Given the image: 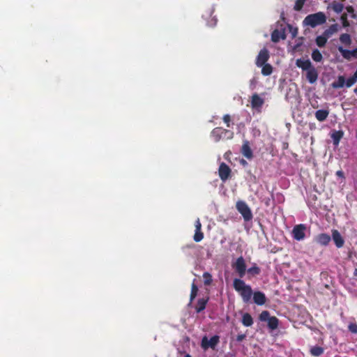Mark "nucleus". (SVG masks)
Wrapping results in <instances>:
<instances>
[{"label":"nucleus","instance_id":"3","mask_svg":"<svg viewBox=\"0 0 357 357\" xmlns=\"http://www.w3.org/2000/svg\"><path fill=\"white\" fill-rule=\"evenodd\" d=\"M234 133L233 131L225 129L222 127H216L211 131V136L215 142H218L222 139H233Z\"/></svg>","mask_w":357,"mask_h":357},{"label":"nucleus","instance_id":"49","mask_svg":"<svg viewBox=\"0 0 357 357\" xmlns=\"http://www.w3.org/2000/svg\"><path fill=\"white\" fill-rule=\"evenodd\" d=\"M354 275L357 277V268H356L354 271Z\"/></svg>","mask_w":357,"mask_h":357},{"label":"nucleus","instance_id":"29","mask_svg":"<svg viewBox=\"0 0 357 357\" xmlns=\"http://www.w3.org/2000/svg\"><path fill=\"white\" fill-rule=\"evenodd\" d=\"M261 74L264 76H268L273 73V67L269 63H266L261 66Z\"/></svg>","mask_w":357,"mask_h":357},{"label":"nucleus","instance_id":"39","mask_svg":"<svg viewBox=\"0 0 357 357\" xmlns=\"http://www.w3.org/2000/svg\"><path fill=\"white\" fill-rule=\"evenodd\" d=\"M356 81L357 80L352 76V77H349V79H347V81H345V86L347 88H349V87L352 86L356 82Z\"/></svg>","mask_w":357,"mask_h":357},{"label":"nucleus","instance_id":"15","mask_svg":"<svg viewBox=\"0 0 357 357\" xmlns=\"http://www.w3.org/2000/svg\"><path fill=\"white\" fill-rule=\"evenodd\" d=\"M307 79L309 81L310 83L313 84L314 83L318 77V73L316 70V69L313 67L307 70V74H306Z\"/></svg>","mask_w":357,"mask_h":357},{"label":"nucleus","instance_id":"16","mask_svg":"<svg viewBox=\"0 0 357 357\" xmlns=\"http://www.w3.org/2000/svg\"><path fill=\"white\" fill-rule=\"evenodd\" d=\"M296 66L303 70H307L312 68V63L309 59H298L296 60Z\"/></svg>","mask_w":357,"mask_h":357},{"label":"nucleus","instance_id":"11","mask_svg":"<svg viewBox=\"0 0 357 357\" xmlns=\"http://www.w3.org/2000/svg\"><path fill=\"white\" fill-rule=\"evenodd\" d=\"M286 37L287 36L284 29H282L280 30L275 29L271 33V40L273 43H278L280 39L284 40Z\"/></svg>","mask_w":357,"mask_h":357},{"label":"nucleus","instance_id":"50","mask_svg":"<svg viewBox=\"0 0 357 357\" xmlns=\"http://www.w3.org/2000/svg\"><path fill=\"white\" fill-rule=\"evenodd\" d=\"M184 357H191L190 354H185Z\"/></svg>","mask_w":357,"mask_h":357},{"label":"nucleus","instance_id":"23","mask_svg":"<svg viewBox=\"0 0 357 357\" xmlns=\"http://www.w3.org/2000/svg\"><path fill=\"white\" fill-rule=\"evenodd\" d=\"M343 132L342 130L334 131L331 135V138L333 139V144L335 145H337L340 141V139L343 137Z\"/></svg>","mask_w":357,"mask_h":357},{"label":"nucleus","instance_id":"12","mask_svg":"<svg viewBox=\"0 0 357 357\" xmlns=\"http://www.w3.org/2000/svg\"><path fill=\"white\" fill-rule=\"evenodd\" d=\"M253 302L258 305H263L266 302V295L260 291H255L253 294Z\"/></svg>","mask_w":357,"mask_h":357},{"label":"nucleus","instance_id":"13","mask_svg":"<svg viewBox=\"0 0 357 357\" xmlns=\"http://www.w3.org/2000/svg\"><path fill=\"white\" fill-rule=\"evenodd\" d=\"M332 238L337 248H340L344 245V240L337 229L332 230Z\"/></svg>","mask_w":357,"mask_h":357},{"label":"nucleus","instance_id":"17","mask_svg":"<svg viewBox=\"0 0 357 357\" xmlns=\"http://www.w3.org/2000/svg\"><path fill=\"white\" fill-rule=\"evenodd\" d=\"M329 114V110L328 109H319L316 111L314 116L317 120L319 121H325Z\"/></svg>","mask_w":357,"mask_h":357},{"label":"nucleus","instance_id":"27","mask_svg":"<svg viewBox=\"0 0 357 357\" xmlns=\"http://www.w3.org/2000/svg\"><path fill=\"white\" fill-rule=\"evenodd\" d=\"M328 38V37L324 34L321 36H319L316 38V40H315L316 44L319 47H323L325 46L326 43H327Z\"/></svg>","mask_w":357,"mask_h":357},{"label":"nucleus","instance_id":"9","mask_svg":"<svg viewBox=\"0 0 357 357\" xmlns=\"http://www.w3.org/2000/svg\"><path fill=\"white\" fill-rule=\"evenodd\" d=\"M269 52L266 48L261 50L256 58L255 64L257 67H261L266 63L269 59Z\"/></svg>","mask_w":357,"mask_h":357},{"label":"nucleus","instance_id":"45","mask_svg":"<svg viewBox=\"0 0 357 357\" xmlns=\"http://www.w3.org/2000/svg\"><path fill=\"white\" fill-rule=\"evenodd\" d=\"M208 299L202 298V311L205 309Z\"/></svg>","mask_w":357,"mask_h":357},{"label":"nucleus","instance_id":"20","mask_svg":"<svg viewBox=\"0 0 357 357\" xmlns=\"http://www.w3.org/2000/svg\"><path fill=\"white\" fill-rule=\"evenodd\" d=\"M339 30V25L337 24H331L328 29H326L324 32V35H326L328 38L331 37L333 33L337 32Z\"/></svg>","mask_w":357,"mask_h":357},{"label":"nucleus","instance_id":"10","mask_svg":"<svg viewBox=\"0 0 357 357\" xmlns=\"http://www.w3.org/2000/svg\"><path fill=\"white\" fill-rule=\"evenodd\" d=\"M241 153L246 159L249 160L253 158V151L251 149L250 144L248 140L245 139L243 141V144L241 148Z\"/></svg>","mask_w":357,"mask_h":357},{"label":"nucleus","instance_id":"19","mask_svg":"<svg viewBox=\"0 0 357 357\" xmlns=\"http://www.w3.org/2000/svg\"><path fill=\"white\" fill-rule=\"evenodd\" d=\"M241 322L246 327L251 326L253 324V319L249 313L246 312L243 314Z\"/></svg>","mask_w":357,"mask_h":357},{"label":"nucleus","instance_id":"51","mask_svg":"<svg viewBox=\"0 0 357 357\" xmlns=\"http://www.w3.org/2000/svg\"><path fill=\"white\" fill-rule=\"evenodd\" d=\"M354 93L357 94V87L354 90Z\"/></svg>","mask_w":357,"mask_h":357},{"label":"nucleus","instance_id":"38","mask_svg":"<svg viewBox=\"0 0 357 357\" xmlns=\"http://www.w3.org/2000/svg\"><path fill=\"white\" fill-rule=\"evenodd\" d=\"M222 120L224 123L226 124L227 127H231V118L229 114H225L222 116Z\"/></svg>","mask_w":357,"mask_h":357},{"label":"nucleus","instance_id":"47","mask_svg":"<svg viewBox=\"0 0 357 357\" xmlns=\"http://www.w3.org/2000/svg\"><path fill=\"white\" fill-rule=\"evenodd\" d=\"M336 175L339 177H344V172L341 170H339L336 172Z\"/></svg>","mask_w":357,"mask_h":357},{"label":"nucleus","instance_id":"14","mask_svg":"<svg viewBox=\"0 0 357 357\" xmlns=\"http://www.w3.org/2000/svg\"><path fill=\"white\" fill-rule=\"evenodd\" d=\"M331 240V237L330 236V235L324 233L317 235L315 238V241L317 243L325 246L328 245Z\"/></svg>","mask_w":357,"mask_h":357},{"label":"nucleus","instance_id":"31","mask_svg":"<svg viewBox=\"0 0 357 357\" xmlns=\"http://www.w3.org/2000/svg\"><path fill=\"white\" fill-rule=\"evenodd\" d=\"M312 59L316 62L321 61L323 56L318 50H314L312 52Z\"/></svg>","mask_w":357,"mask_h":357},{"label":"nucleus","instance_id":"40","mask_svg":"<svg viewBox=\"0 0 357 357\" xmlns=\"http://www.w3.org/2000/svg\"><path fill=\"white\" fill-rule=\"evenodd\" d=\"M349 331L354 334L357 333V324L350 323L348 326Z\"/></svg>","mask_w":357,"mask_h":357},{"label":"nucleus","instance_id":"5","mask_svg":"<svg viewBox=\"0 0 357 357\" xmlns=\"http://www.w3.org/2000/svg\"><path fill=\"white\" fill-rule=\"evenodd\" d=\"M307 227L304 224L296 225L294 227L291 234L293 238L296 241H303L305 238Z\"/></svg>","mask_w":357,"mask_h":357},{"label":"nucleus","instance_id":"30","mask_svg":"<svg viewBox=\"0 0 357 357\" xmlns=\"http://www.w3.org/2000/svg\"><path fill=\"white\" fill-rule=\"evenodd\" d=\"M331 6L333 10L337 13H340L344 9V5L337 1H333Z\"/></svg>","mask_w":357,"mask_h":357},{"label":"nucleus","instance_id":"4","mask_svg":"<svg viewBox=\"0 0 357 357\" xmlns=\"http://www.w3.org/2000/svg\"><path fill=\"white\" fill-rule=\"evenodd\" d=\"M236 208L241 214L245 221L248 222L252 219L253 215L251 209L244 201H238L236 204Z\"/></svg>","mask_w":357,"mask_h":357},{"label":"nucleus","instance_id":"6","mask_svg":"<svg viewBox=\"0 0 357 357\" xmlns=\"http://www.w3.org/2000/svg\"><path fill=\"white\" fill-rule=\"evenodd\" d=\"M232 267L241 278L244 277L246 272V264L242 256L237 258L236 262L232 264Z\"/></svg>","mask_w":357,"mask_h":357},{"label":"nucleus","instance_id":"42","mask_svg":"<svg viewBox=\"0 0 357 357\" xmlns=\"http://www.w3.org/2000/svg\"><path fill=\"white\" fill-rule=\"evenodd\" d=\"M245 337L246 336L245 334H238L236 337V340L238 342H242L245 338Z\"/></svg>","mask_w":357,"mask_h":357},{"label":"nucleus","instance_id":"28","mask_svg":"<svg viewBox=\"0 0 357 357\" xmlns=\"http://www.w3.org/2000/svg\"><path fill=\"white\" fill-rule=\"evenodd\" d=\"M278 319L276 317H271L268 321V326L271 330H275L278 327Z\"/></svg>","mask_w":357,"mask_h":357},{"label":"nucleus","instance_id":"22","mask_svg":"<svg viewBox=\"0 0 357 357\" xmlns=\"http://www.w3.org/2000/svg\"><path fill=\"white\" fill-rule=\"evenodd\" d=\"M196 229H195V234L194 235V240L196 242H199L201 241V222L199 221V219L197 218L196 221Z\"/></svg>","mask_w":357,"mask_h":357},{"label":"nucleus","instance_id":"35","mask_svg":"<svg viewBox=\"0 0 357 357\" xmlns=\"http://www.w3.org/2000/svg\"><path fill=\"white\" fill-rule=\"evenodd\" d=\"M197 291H198L197 286L195 283H192L191 293H190V300L191 301H192L196 297Z\"/></svg>","mask_w":357,"mask_h":357},{"label":"nucleus","instance_id":"26","mask_svg":"<svg viewBox=\"0 0 357 357\" xmlns=\"http://www.w3.org/2000/svg\"><path fill=\"white\" fill-rule=\"evenodd\" d=\"M338 51L341 53L342 56L347 60H350L353 56L352 50L344 49L342 46L338 47Z\"/></svg>","mask_w":357,"mask_h":357},{"label":"nucleus","instance_id":"41","mask_svg":"<svg viewBox=\"0 0 357 357\" xmlns=\"http://www.w3.org/2000/svg\"><path fill=\"white\" fill-rule=\"evenodd\" d=\"M257 83V80L256 78L254 77L252 79H250V89H254L256 87Z\"/></svg>","mask_w":357,"mask_h":357},{"label":"nucleus","instance_id":"46","mask_svg":"<svg viewBox=\"0 0 357 357\" xmlns=\"http://www.w3.org/2000/svg\"><path fill=\"white\" fill-rule=\"evenodd\" d=\"M240 164L241 165H243V167H246L248 165V162L245 160H244V159L240 160Z\"/></svg>","mask_w":357,"mask_h":357},{"label":"nucleus","instance_id":"21","mask_svg":"<svg viewBox=\"0 0 357 357\" xmlns=\"http://www.w3.org/2000/svg\"><path fill=\"white\" fill-rule=\"evenodd\" d=\"M345 85V78L343 75H340L336 82H333L331 84L333 89H340Z\"/></svg>","mask_w":357,"mask_h":357},{"label":"nucleus","instance_id":"8","mask_svg":"<svg viewBox=\"0 0 357 357\" xmlns=\"http://www.w3.org/2000/svg\"><path fill=\"white\" fill-rule=\"evenodd\" d=\"M218 175L222 181H226L231 176V169L226 163L222 162L218 168Z\"/></svg>","mask_w":357,"mask_h":357},{"label":"nucleus","instance_id":"36","mask_svg":"<svg viewBox=\"0 0 357 357\" xmlns=\"http://www.w3.org/2000/svg\"><path fill=\"white\" fill-rule=\"evenodd\" d=\"M202 277L204 279V282L205 284L208 285V284H210L211 283V282H212V277H211V275L208 273H207V272L204 273L202 275Z\"/></svg>","mask_w":357,"mask_h":357},{"label":"nucleus","instance_id":"48","mask_svg":"<svg viewBox=\"0 0 357 357\" xmlns=\"http://www.w3.org/2000/svg\"><path fill=\"white\" fill-rule=\"evenodd\" d=\"M353 57L357 58V47L352 50Z\"/></svg>","mask_w":357,"mask_h":357},{"label":"nucleus","instance_id":"33","mask_svg":"<svg viewBox=\"0 0 357 357\" xmlns=\"http://www.w3.org/2000/svg\"><path fill=\"white\" fill-rule=\"evenodd\" d=\"M271 317H270L269 312L266 311V310L262 311L259 317L260 321H268Z\"/></svg>","mask_w":357,"mask_h":357},{"label":"nucleus","instance_id":"18","mask_svg":"<svg viewBox=\"0 0 357 357\" xmlns=\"http://www.w3.org/2000/svg\"><path fill=\"white\" fill-rule=\"evenodd\" d=\"M264 102V100L257 93L252 95L251 104L253 107H261Z\"/></svg>","mask_w":357,"mask_h":357},{"label":"nucleus","instance_id":"37","mask_svg":"<svg viewBox=\"0 0 357 357\" xmlns=\"http://www.w3.org/2000/svg\"><path fill=\"white\" fill-rule=\"evenodd\" d=\"M340 20L342 21V26L344 27H347L349 26V22L348 21V19H347V13H343L341 17H340Z\"/></svg>","mask_w":357,"mask_h":357},{"label":"nucleus","instance_id":"2","mask_svg":"<svg viewBox=\"0 0 357 357\" xmlns=\"http://www.w3.org/2000/svg\"><path fill=\"white\" fill-rule=\"evenodd\" d=\"M326 21V17L322 12L310 14L305 17L303 24L314 28L318 25L323 24Z\"/></svg>","mask_w":357,"mask_h":357},{"label":"nucleus","instance_id":"44","mask_svg":"<svg viewBox=\"0 0 357 357\" xmlns=\"http://www.w3.org/2000/svg\"><path fill=\"white\" fill-rule=\"evenodd\" d=\"M347 9V11L349 13H354V8L351 6H349L346 8Z\"/></svg>","mask_w":357,"mask_h":357},{"label":"nucleus","instance_id":"7","mask_svg":"<svg viewBox=\"0 0 357 357\" xmlns=\"http://www.w3.org/2000/svg\"><path fill=\"white\" fill-rule=\"evenodd\" d=\"M220 342V337L218 335H213L208 340L206 336L202 337V349H207L211 348L215 349L218 344Z\"/></svg>","mask_w":357,"mask_h":357},{"label":"nucleus","instance_id":"24","mask_svg":"<svg viewBox=\"0 0 357 357\" xmlns=\"http://www.w3.org/2000/svg\"><path fill=\"white\" fill-rule=\"evenodd\" d=\"M324 349L319 346H315L310 349V354L313 356L319 357L324 354Z\"/></svg>","mask_w":357,"mask_h":357},{"label":"nucleus","instance_id":"34","mask_svg":"<svg viewBox=\"0 0 357 357\" xmlns=\"http://www.w3.org/2000/svg\"><path fill=\"white\" fill-rule=\"evenodd\" d=\"M306 0H296L294 4V9L296 11L301 10Z\"/></svg>","mask_w":357,"mask_h":357},{"label":"nucleus","instance_id":"43","mask_svg":"<svg viewBox=\"0 0 357 357\" xmlns=\"http://www.w3.org/2000/svg\"><path fill=\"white\" fill-rule=\"evenodd\" d=\"M196 310L197 312H201V300L199 299L197 301V305H196Z\"/></svg>","mask_w":357,"mask_h":357},{"label":"nucleus","instance_id":"25","mask_svg":"<svg viewBox=\"0 0 357 357\" xmlns=\"http://www.w3.org/2000/svg\"><path fill=\"white\" fill-rule=\"evenodd\" d=\"M340 41L346 46H349L352 43L351 36L349 33L341 34Z\"/></svg>","mask_w":357,"mask_h":357},{"label":"nucleus","instance_id":"1","mask_svg":"<svg viewBox=\"0 0 357 357\" xmlns=\"http://www.w3.org/2000/svg\"><path fill=\"white\" fill-rule=\"evenodd\" d=\"M234 289L241 295L244 303L250 301L252 296V289L251 287L246 284L243 280L240 278H235L233 282Z\"/></svg>","mask_w":357,"mask_h":357},{"label":"nucleus","instance_id":"32","mask_svg":"<svg viewBox=\"0 0 357 357\" xmlns=\"http://www.w3.org/2000/svg\"><path fill=\"white\" fill-rule=\"evenodd\" d=\"M247 271L252 275H257L260 273L261 270L256 264H255L254 266L248 268Z\"/></svg>","mask_w":357,"mask_h":357}]
</instances>
